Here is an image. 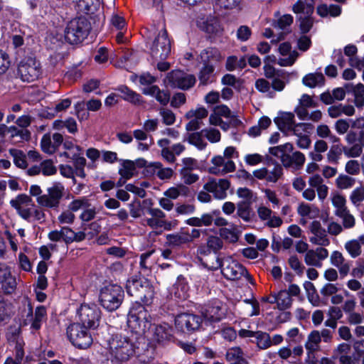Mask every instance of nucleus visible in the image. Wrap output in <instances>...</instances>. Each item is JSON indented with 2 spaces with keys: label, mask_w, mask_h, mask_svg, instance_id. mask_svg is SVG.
<instances>
[{
  "label": "nucleus",
  "mask_w": 364,
  "mask_h": 364,
  "mask_svg": "<svg viewBox=\"0 0 364 364\" xmlns=\"http://www.w3.org/2000/svg\"><path fill=\"white\" fill-rule=\"evenodd\" d=\"M149 315L144 307L141 306L137 313L131 311L129 314L128 323H138L139 328L144 331L148 328L151 333V342L158 344H164L169 341L173 337V328L166 323L151 324L149 320Z\"/></svg>",
  "instance_id": "1"
},
{
  "label": "nucleus",
  "mask_w": 364,
  "mask_h": 364,
  "mask_svg": "<svg viewBox=\"0 0 364 364\" xmlns=\"http://www.w3.org/2000/svg\"><path fill=\"white\" fill-rule=\"evenodd\" d=\"M345 140L348 146L333 145L327 153L329 163L337 164L342 153L348 158H357L361 156L364 148V130L349 131Z\"/></svg>",
  "instance_id": "2"
},
{
  "label": "nucleus",
  "mask_w": 364,
  "mask_h": 364,
  "mask_svg": "<svg viewBox=\"0 0 364 364\" xmlns=\"http://www.w3.org/2000/svg\"><path fill=\"white\" fill-rule=\"evenodd\" d=\"M124 299L122 287L117 284H109L100 290L99 301L100 305L107 311H114L122 305Z\"/></svg>",
  "instance_id": "3"
},
{
  "label": "nucleus",
  "mask_w": 364,
  "mask_h": 364,
  "mask_svg": "<svg viewBox=\"0 0 364 364\" xmlns=\"http://www.w3.org/2000/svg\"><path fill=\"white\" fill-rule=\"evenodd\" d=\"M91 25L87 18L80 16L68 22L65 29V38L70 44L82 43L88 36Z\"/></svg>",
  "instance_id": "4"
},
{
  "label": "nucleus",
  "mask_w": 364,
  "mask_h": 364,
  "mask_svg": "<svg viewBox=\"0 0 364 364\" xmlns=\"http://www.w3.org/2000/svg\"><path fill=\"white\" fill-rule=\"evenodd\" d=\"M216 263L217 267L221 269V273L225 279L238 280L242 277H245L249 282L253 283L252 278L246 268L232 257L220 258L218 257Z\"/></svg>",
  "instance_id": "5"
},
{
  "label": "nucleus",
  "mask_w": 364,
  "mask_h": 364,
  "mask_svg": "<svg viewBox=\"0 0 364 364\" xmlns=\"http://www.w3.org/2000/svg\"><path fill=\"white\" fill-rule=\"evenodd\" d=\"M314 0H298L292 6L293 11L299 14L297 21L301 33L310 31L314 23L312 14L314 11Z\"/></svg>",
  "instance_id": "6"
},
{
  "label": "nucleus",
  "mask_w": 364,
  "mask_h": 364,
  "mask_svg": "<svg viewBox=\"0 0 364 364\" xmlns=\"http://www.w3.org/2000/svg\"><path fill=\"white\" fill-rule=\"evenodd\" d=\"M64 192V186L60 182H55L47 188L46 193L36 198V202L42 207L58 210Z\"/></svg>",
  "instance_id": "7"
},
{
  "label": "nucleus",
  "mask_w": 364,
  "mask_h": 364,
  "mask_svg": "<svg viewBox=\"0 0 364 364\" xmlns=\"http://www.w3.org/2000/svg\"><path fill=\"white\" fill-rule=\"evenodd\" d=\"M67 336L73 346L86 349L92 343V338L88 328L80 323H73L67 328Z\"/></svg>",
  "instance_id": "8"
},
{
  "label": "nucleus",
  "mask_w": 364,
  "mask_h": 364,
  "mask_svg": "<svg viewBox=\"0 0 364 364\" xmlns=\"http://www.w3.org/2000/svg\"><path fill=\"white\" fill-rule=\"evenodd\" d=\"M171 44L167 31L163 28L150 46V54L154 60H166L171 53Z\"/></svg>",
  "instance_id": "9"
},
{
  "label": "nucleus",
  "mask_w": 364,
  "mask_h": 364,
  "mask_svg": "<svg viewBox=\"0 0 364 364\" xmlns=\"http://www.w3.org/2000/svg\"><path fill=\"white\" fill-rule=\"evenodd\" d=\"M17 75L23 82H33L41 75V64L35 58H26L18 65Z\"/></svg>",
  "instance_id": "10"
},
{
  "label": "nucleus",
  "mask_w": 364,
  "mask_h": 364,
  "mask_svg": "<svg viewBox=\"0 0 364 364\" xmlns=\"http://www.w3.org/2000/svg\"><path fill=\"white\" fill-rule=\"evenodd\" d=\"M109 350L111 355L119 361H127L135 353L133 343L126 338L118 336L109 342Z\"/></svg>",
  "instance_id": "11"
},
{
  "label": "nucleus",
  "mask_w": 364,
  "mask_h": 364,
  "mask_svg": "<svg viewBox=\"0 0 364 364\" xmlns=\"http://www.w3.org/2000/svg\"><path fill=\"white\" fill-rule=\"evenodd\" d=\"M79 322L89 328H96L100 325L101 311L96 304H83L77 311Z\"/></svg>",
  "instance_id": "12"
},
{
  "label": "nucleus",
  "mask_w": 364,
  "mask_h": 364,
  "mask_svg": "<svg viewBox=\"0 0 364 364\" xmlns=\"http://www.w3.org/2000/svg\"><path fill=\"white\" fill-rule=\"evenodd\" d=\"M283 166L275 160L271 159L266 167L256 169L252 175L258 180L265 181L267 183H276L284 174Z\"/></svg>",
  "instance_id": "13"
},
{
  "label": "nucleus",
  "mask_w": 364,
  "mask_h": 364,
  "mask_svg": "<svg viewBox=\"0 0 364 364\" xmlns=\"http://www.w3.org/2000/svg\"><path fill=\"white\" fill-rule=\"evenodd\" d=\"M220 211L213 210L210 213H204L200 218L192 217L186 220V223L193 227L210 226L214 223L216 226L224 227L228 224V220L219 217Z\"/></svg>",
  "instance_id": "14"
},
{
  "label": "nucleus",
  "mask_w": 364,
  "mask_h": 364,
  "mask_svg": "<svg viewBox=\"0 0 364 364\" xmlns=\"http://www.w3.org/2000/svg\"><path fill=\"white\" fill-rule=\"evenodd\" d=\"M11 205L15 208L18 214L28 222L32 221V210L35 204L32 198L26 195L20 194L10 201Z\"/></svg>",
  "instance_id": "15"
},
{
  "label": "nucleus",
  "mask_w": 364,
  "mask_h": 364,
  "mask_svg": "<svg viewBox=\"0 0 364 364\" xmlns=\"http://www.w3.org/2000/svg\"><path fill=\"white\" fill-rule=\"evenodd\" d=\"M166 80L171 87L181 90H188L196 83L193 75L185 73L181 70L171 71L168 73Z\"/></svg>",
  "instance_id": "16"
},
{
  "label": "nucleus",
  "mask_w": 364,
  "mask_h": 364,
  "mask_svg": "<svg viewBox=\"0 0 364 364\" xmlns=\"http://www.w3.org/2000/svg\"><path fill=\"white\" fill-rule=\"evenodd\" d=\"M202 323L200 316L183 313L177 315L175 318L176 327L182 332H193L199 328Z\"/></svg>",
  "instance_id": "17"
},
{
  "label": "nucleus",
  "mask_w": 364,
  "mask_h": 364,
  "mask_svg": "<svg viewBox=\"0 0 364 364\" xmlns=\"http://www.w3.org/2000/svg\"><path fill=\"white\" fill-rule=\"evenodd\" d=\"M47 318V311L44 306H38L36 308L33 314V311L31 305H28V312L26 317L24 319V324H31V328L34 330H39L42 323Z\"/></svg>",
  "instance_id": "18"
},
{
  "label": "nucleus",
  "mask_w": 364,
  "mask_h": 364,
  "mask_svg": "<svg viewBox=\"0 0 364 364\" xmlns=\"http://www.w3.org/2000/svg\"><path fill=\"white\" fill-rule=\"evenodd\" d=\"M230 186L228 179H210L203 186V190L212 193L216 199L223 200L227 197V191Z\"/></svg>",
  "instance_id": "19"
},
{
  "label": "nucleus",
  "mask_w": 364,
  "mask_h": 364,
  "mask_svg": "<svg viewBox=\"0 0 364 364\" xmlns=\"http://www.w3.org/2000/svg\"><path fill=\"white\" fill-rule=\"evenodd\" d=\"M63 137L61 134L55 133L51 136L49 133L45 134L41 140V146L43 152L53 154L63 144Z\"/></svg>",
  "instance_id": "20"
},
{
  "label": "nucleus",
  "mask_w": 364,
  "mask_h": 364,
  "mask_svg": "<svg viewBox=\"0 0 364 364\" xmlns=\"http://www.w3.org/2000/svg\"><path fill=\"white\" fill-rule=\"evenodd\" d=\"M310 231L314 235L310 237V242L312 244L326 247L329 245L330 240L328 238L326 230L322 228L321 223L317 220L313 221L310 225Z\"/></svg>",
  "instance_id": "21"
},
{
  "label": "nucleus",
  "mask_w": 364,
  "mask_h": 364,
  "mask_svg": "<svg viewBox=\"0 0 364 364\" xmlns=\"http://www.w3.org/2000/svg\"><path fill=\"white\" fill-rule=\"evenodd\" d=\"M211 163L215 166L209 168V172L213 174H225L235 170V163L230 159L225 161L222 156H215L212 158Z\"/></svg>",
  "instance_id": "22"
},
{
  "label": "nucleus",
  "mask_w": 364,
  "mask_h": 364,
  "mask_svg": "<svg viewBox=\"0 0 364 364\" xmlns=\"http://www.w3.org/2000/svg\"><path fill=\"white\" fill-rule=\"evenodd\" d=\"M328 257V251L324 247H317L315 250H309L306 252L304 262L309 266L316 267H322V261Z\"/></svg>",
  "instance_id": "23"
},
{
  "label": "nucleus",
  "mask_w": 364,
  "mask_h": 364,
  "mask_svg": "<svg viewBox=\"0 0 364 364\" xmlns=\"http://www.w3.org/2000/svg\"><path fill=\"white\" fill-rule=\"evenodd\" d=\"M223 247V242L218 236L210 235L206 244H201L197 249V252L201 255H208L211 252L217 254Z\"/></svg>",
  "instance_id": "24"
},
{
  "label": "nucleus",
  "mask_w": 364,
  "mask_h": 364,
  "mask_svg": "<svg viewBox=\"0 0 364 364\" xmlns=\"http://www.w3.org/2000/svg\"><path fill=\"white\" fill-rule=\"evenodd\" d=\"M305 160L304 154L300 151H295L292 154H287L281 156V161L284 167H292L295 169H300L304 166Z\"/></svg>",
  "instance_id": "25"
},
{
  "label": "nucleus",
  "mask_w": 364,
  "mask_h": 364,
  "mask_svg": "<svg viewBox=\"0 0 364 364\" xmlns=\"http://www.w3.org/2000/svg\"><path fill=\"white\" fill-rule=\"evenodd\" d=\"M330 262L333 266L338 269L342 277L348 275L350 269V262L345 259L341 252L333 251L331 255Z\"/></svg>",
  "instance_id": "26"
},
{
  "label": "nucleus",
  "mask_w": 364,
  "mask_h": 364,
  "mask_svg": "<svg viewBox=\"0 0 364 364\" xmlns=\"http://www.w3.org/2000/svg\"><path fill=\"white\" fill-rule=\"evenodd\" d=\"M274 122L281 132L286 135H289V132L295 124L294 114L292 112H281L279 117L274 118Z\"/></svg>",
  "instance_id": "27"
},
{
  "label": "nucleus",
  "mask_w": 364,
  "mask_h": 364,
  "mask_svg": "<svg viewBox=\"0 0 364 364\" xmlns=\"http://www.w3.org/2000/svg\"><path fill=\"white\" fill-rule=\"evenodd\" d=\"M203 314L204 318L210 322L220 321L224 316V311L221 308V302L220 301H215L212 304H208Z\"/></svg>",
  "instance_id": "28"
},
{
  "label": "nucleus",
  "mask_w": 364,
  "mask_h": 364,
  "mask_svg": "<svg viewBox=\"0 0 364 364\" xmlns=\"http://www.w3.org/2000/svg\"><path fill=\"white\" fill-rule=\"evenodd\" d=\"M345 88L347 94L353 96L355 105L358 108H363L364 106V85L362 83H358L356 85L346 83Z\"/></svg>",
  "instance_id": "29"
},
{
  "label": "nucleus",
  "mask_w": 364,
  "mask_h": 364,
  "mask_svg": "<svg viewBox=\"0 0 364 364\" xmlns=\"http://www.w3.org/2000/svg\"><path fill=\"white\" fill-rule=\"evenodd\" d=\"M143 94L154 97L163 106H166L170 101V93L168 91L161 90L156 85H151L142 90Z\"/></svg>",
  "instance_id": "30"
},
{
  "label": "nucleus",
  "mask_w": 364,
  "mask_h": 364,
  "mask_svg": "<svg viewBox=\"0 0 364 364\" xmlns=\"http://www.w3.org/2000/svg\"><path fill=\"white\" fill-rule=\"evenodd\" d=\"M269 303H277V307L279 310H285L291 306L292 299L287 290H282L277 294L272 295V299L269 301Z\"/></svg>",
  "instance_id": "31"
},
{
  "label": "nucleus",
  "mask_w": 364,
  "mask_h": 364,
  "mask_svg": "<svg viewBox=\"0 0 364 364\" xmlns=\"http://www.w3.org/2000/svg\"><path fill=\"white\" fill-rule=\"evenodd\" d=\"M215 67L210 63H203L198 73V80L202 85H208L215 81Z\"/></svg>",
  "instance_id": "32"
},
{
  "label": "nucleus",
  "mask_w": 364,
  "mask_h": 364,
  "mask_svg": "<svg viewBox=\"0 0 364 364\" xmlns=\"http://www.w3.org/2000/svg\"><path fill=\"white\" fill-rule=\"evenodd\" d=\"M149 282L146 279L141 277L134 276L128 279L126 284V289L130 296L137 297L141 291V287H144V282Z\"/></svg>",
  "instance_id": "33"
},
{
  "label": "nucleus",
  "mask_w": 364,
  "mask_h": 364,
  "mask_svg": "<svg viewBox=\"0 0 364 364\" xmlns=\"http://www.w3.org/2000/svg\"><path fill=\"white\" fill-rule=\"evenodd\" d=\"M188 236L186 235L185 231H180L166 235V244L171 247H180L188 244Z\"/></svg>",
  "instance_id": "34"
},
{
  "label": "nucleus",
  "mask_w": 364,
  "mask_h": 364,
  "mask_svg": "<svg viewBox=\"0 0 364 364\" xmlns=\"http://www.w3.org/2000/svg\"><path fill=\"white\" fill-rule=\"evenodd\" d=\"M342 11L341 6L337 4H331L328 6L326 4H321L316 8V12L318 16L322 18L328 16L338 17L341 15Z\"/></svg>",
  "instance_id": "35"
},
{
  "label": "nucleus",
  "mask_w": 364,
  "mask_h": 364,
  "mask_svg": "<svg viewBox=\"0 0 364 364\" xmlns=\"http://www.w3.org/2000/svg\"><path fill=\"white\" fill-rule=\"evenodd\" d=\"M303 84L310 88L324 85L325 77L321 72H316L306 75L302 79Z\"/></svg>",
  "instance_id": "36"
},
{
  "label": "nucleus",
  "mask_w": 364,
  "mask_h": 364,
  "mask_svg": "<svg viewBox=\"0 0 364 364\" xmlns=\"http://www.w3.org/2000/svg\"><path fill=\"white\" fill-rule=\"evenodd\" d=\"M9 134L12 140L17 139L16 141H28L31 139V133L28 129H22L18 126L9 127Z\"/></svg>",
  "instance_id": "37"
},
{
  "label": "nucleus",
  "mask_w": 364,
  "mask_h": 364,
  "mask_svg": "<svg viewBox=\"0 0 364 364\" xmlns=\"http://www.w3.org/2000/svg\"><path fill=\"white\" fill-rule=\"evenodd\" d=\"M200 58L203 63H209L210 61L219 62L223 59L220 50L212 47L203 50L200 54Z\"/></svg>",
  "instance_id": "38"
},
{
  "label": "nucleus",
  "mask_w": 364,
  "mask_h": 364,
  "mask_svg": "<svg viewBox=\"0 0 364 364\" xmlns=\"http://www.w3.org/2000/svg\"><path fill=\"white\" fill-rule=\"evenodd\" d=\"M174 294L176 297L185 299L187 297L188 285L184 277L180 275L178 277L176 283L173 285Z\"/></svg>",
  "instance_id": "39"
},
{
  "label": "nucleus",
  "mask_w": 364,
  "mask_h": 364,
  "mask_svg": "<svg viewBox=\"0 0 364 364\" xmlns=\"http://www.w3.org/2000/svg\"><path fill=\"white\" fill-rule=\"evenodd\" d=\"M247 65V57L242 56L240 59L235 55L228 57L225 63V68L228 71H233L236 69H243Z\"/></svg>",
  "instance_id": "40"
},
{
  "label": "nucleus",
  "mask_w": 364,
  "mask_h": 364,
  "mask_svg": "<svg viewBox=\"0 0 364 364\" xmlns=\"http://www.w3.org/2000/svg\"><path fill=\"white\" fill-rule=\"evenodd\" d=\"M121 167L119 169V174L124 179H130L134 175L136 171L135 163L131 160H119Z\"/></svg>",
  "instance_id": "41"
},
{
  "label": "nucleus",
  "mask_w": 364,
  "mask_h": 364,
  "mask_svg": "<svg viewBox=\"0 0 364 364\" xmlns=\"http://www.w3.org/2000/svg\"><path fill=\"white\" fill-rule=\"evenodd\" d=\"M297 211L301 216L310 219L316 218L319 215V209L318 208L304 203L299 205Z\"/></svg>",
  "instance_id": "42"
},
{
  "label": "nucleus",
  "mask_w": 364,
  "mask_h": 364,
  "mask_svg": "<svg viewBox=\"0 0 364 364\" xmlns=\"http://www.w3.org/2000/svg\"><path fill=\"white\" fill-rule=\"evenodd\" d=\"M119 90L122 94V98L133 104H140L141 102V97L139 94L130 90L128 87L122 85L118 87Z\"/></svg>",
  "instance_id": "43"
},
{
  "label": "nucleus",
  "mask_w": 364,
  "mask_h": 364,
  "mask_svg": "<svg viewBox=\"0 0 364 364\" xmlns=\"http://www.w3.org/2000/svg\"><path fill=\"white\" fill-rule=\"evenodd\" d=\"M1 291L5 294H12L15 292L17 287L16 277L11 273L0 282Z\"/></svg>",
  "instance_id": "44"
},
{
  "label": "nucleus",
  "mask_w": 364,
  "mask_h": 364,
  "mask_svg": "<svg viewBox=\"0 0 364 364\" xmlns=\"http://www.w3.org/2000/svg\"><path fill=\"white\" fill-rule=\"evenodd\" d=\"M203 136L202 130L200 132H193L187 134L186 140L189 144L195 146L199 150H203L206 147L207 143L203 140Z\"/></svg>",
  "instance_id": "45"
},
{
  "label": "nucleus",
  "mask_w": 364,
  "mask_h": 364,
  "mask_svg": "<svg viewBox=\"0 0 364 364\" xmlns=\"http://www.w3.org/2000/svg\"><path fill=\"white\" fill-rule=\"evenodd\" d=\"M355 182L356 180L355 178L346 174H340L336 179L337 188L341 190L353 188Z\"/></svg>",
  "instance_id": "46"
},
{
  "label": "nucleus",
  "mask_w": 364,
  "mask_h": 364,
  "mask_svg": "<svg viewBox=\"0 0 364 364\" xmlns=\"http://www.w3.org/2000/svg\"><path fill=\"white\" fill-rule=\"evenodd\" d=\"M146 223L148 226L153 229L164 228L166 230H171L176 225V223H173L170 221L159 220L153 217L145 219Z\"/></svg>",
  "instance_id": "47"
},
{
  "label": "nucleus",
  "mask_w": 364,
  "mask_h": 364,
  "mask_svg": "<svg viewBox=\"0 0 364 364\" xmlns=\"http://www.w3.org/2000/svg\"><path fill=\"white\" fill-rule=\"evenodd\" d=\"M250 204L246 201H241L237 205V215L245 222H249L251 220Z\"/></svg>",
  "instance_id": "48"
},
{
  "label": "nucleus",
  "mask_w": 364,
  "mask_h": 364,
  "mask_svg": "<svg viewBox=\"0 0 364 364\" xmlns=\"http://www.w3.org/2000/svg\"><path fill=\"white\" fill-rule=\"evenodd\" d=\"M313 127V125L310 123H295L289 132V134L301 137L307 135L306 133H310Z\"/></svg>",
  "instance_id": "49"
},
{
  "label": "nucleus",
  "mask_w": 364,
  "mask_h": 364,
  "mask_svg": "<svg viewBox=\"0 0 364 364\" xmlns=\"http://www.w3.org/2000/svg\"><path fill=\"white\" fill-rule=\"evenodd\" d=\"M144 285L141 287V291L137 296V298L141 299L145 304H148L154 297V291L152 285L149 282H144Z\"/></svg>",
  "instance_id": "50"
},
{
  "label": "nucleus",
  "mask_w": 364,
  "mask_h": 364,
  "mask_svg": "<svg viewBox=\"0 0 364 364\" xmlns=\"http://www.w3.org/2000/svg\"><path fill=\"white\" fill-rule=\"evenodd\" d=\"M321 341L320 332L313 331L308 336V340L305 344L306 348L309 351H315L318 348V344Z\"/></svg>",
  "instance_id": "51"
},
{
  "label": "nucleus",
  "mask_w": 364,
  "mask_h": 364,
  "mask_svg": "<svg viewBox=\"0 0 364 364\" xmlns=\"http://www.w3.org/2000/svg\"><path fill=\"white\" fill-rule=\"evenodd\" d=\"M9 153L14 158V163L17 167L21 168H26V156L22 151L16 149H11L9 150Z\"/></svg>",
  "instance_id": "52"
},
{
  "label": "nucleus",
  "mask_w": 364,
  "mask_h": 364,
  "mask_svg": "<svg viewBox=\"0 0 364 364\" xmlns=\"http://www.w3.org/2000/svg\"><path fill=\"white\" fill-rule=\"evenodd\" d=\"M78 7L86 13H94L100 6L99 0H77Z\"/></svg>",
  "instance_id": "53"
},
{
  "label": "nucleus",
  "mask_w": 364,
  "mask_h": 364,
  "mask_svg": "<svg viewBox=\"0 0 364 364\" xmlns=\"http://www.w3.org/2000/svg\"><path fill=\"white\" fill-rule=\"evenodd\" d=\"M345 248L353 258L361 254V244L357 240H352L345 244Z\"/></svg>",
  "instance_id": "54"
},
{
  "label": "nucleus",
  "mask_w": 364,
  "mask_h": 364,
  "mask_svg": "<svg viewBox=\"0 0 364 364\" xmlns=\"http://www.w3.org/2000/svg\"><path fill=\"white\" fill-rule=\"evenodd\" d=\"M293 23V16L291 14H284L281 16L277 20L274 21L272 26L275 28L286 30Z\"/></svg>",
  "instance_id": "55"
},
{
  "label": "nucleus",
  "mask_w": 364,
  "mask_h": 364,
  "mask_svg": "<svg viewBox=\"0 0 364 364\" xmlns=\"http://www.w3.org/2000/svg\"><path fill=\"white\" fill-rule=\"evenodd\" d=\"M336 215L342 219L343 228L346 229H350L355 226V218L352 214L350 213L348 209L343 212H341V213Z\"/></svg>",
  "instance_id": "56"
},
{
  "label": "nucleus",
  "mask_w": 364,
  "mask_h": 364,
  "mask_svg": "<svg viewBox=\"0 0 364 364\" xmlns=\"http://www.w3.org/2000/svg\"><path fill=\"white\" fill-rule=\"evenodd\" d=\"M255 87L260 92L267 93L269 97H273L274 95V91L271 90L270 83L264 78H259L256 80Z\"/></svg>",
  "instance_id": "57"
},
{
  "label": "nucleus",
  "mask_w": 364,
  "mask_h": 364,
  "mask_svg": "<svg viewBox=\"0 0 364 364\" xmlns=\"http://www.w3.org/2000/svg\"><path fill=\"white\" fill-rule=\"evenodd\" d=\"M349 198L355 207H358L364 201V187L360 186L355 188L351 192Z\"/></svg>",
  "instance_id": "58"
},
{
  "label": "nucleus",
  "mask_w": 364,
  "mask_h": 364,
  "mask_svg": "<svg viewBox=\"0 0 364 364\" xmlns=\"http://www.w3.org/2000/svg\"><path fill=\"white\" fill-rule=\"evenodd\" d=\"M255 338L258 347L261 349H266L272 345V340L267 333L257 331Z\"/></svg>",
  "instance_id": "59"
},
{
  "label": "nucleus",
  "mask_w": 364,
  "mask_h": 364,
  "mask_svg": "<svg viewBox=\"0 0 364 364\" xmlns=\"http://www.w3.org/2000/svg\"><path fill=\"white\" fill-rule=\"evenodd\" d=\"M159 114L162 117L163 123L166 125H172L176 122V115L171 109L164 107L160 108Z\"/></svg>",
  "instance_id": "60"
},
{
  "label": "nucleus",
  "mask_w": 364,
  "mask_h": 364,
  "mask_svg": "<svg viewBox=\"0 0 364 364\" xmlns=\"http://www.w3.org/2000/svg\"><path fill=\"white\" fill-rule=\"evenodd\" d=\"M202 133L203 134V136H205L211 143L218 142L221 138L220 131L215 128L202 129Z\"/></svg>",
  "instance_id": "61"
},
{
  "label": "nucleus",
  "mask_w": 364,
  "mask_h": 364,
  "mask_svg": "<svg viewBox=\"0 0 364 364\" xmlns=\"http://www.w3.org/2000/svg\"><path fill=\"white\" fill-rule=\"evenodd\" d=\"M89 206L90 203L88 200L85 197H82L71 201L68 205V209L73 213L80 209L88 208Z\"/></svg>",
  "instance_id": "62"
},
{
  "label": "nucleus",
  "mask_w": 364,
  "mask_h": 364,
  "mask_svg": "<svg viewBox=\"0 0 364 364\" xmlns=\"http://www.w3.org/2000/svg\"><path fill=\"white\" fill-rule=\"evenodd\" d=\"M208 114V110L203 107H198L196 109L189 110L185 115L186 119H191L195 117L202 121L203 119L207 117Z\"/></svg>",
  "instance_id": "63"
},
{
  "label": "nucleus",
  "mask_w": 364,
  "mask_h": 364,
  "mask_svg": "<svg viewBox=\"0 0 364 364\" xmlns=\"http://www.w3.org/2000/svg\"><path fill=\"white\" fill-rule=\"evenodd\" d=\"M75 215L69 209L63 211L58 217V220L62 225H71L74 223Z\"/></svg>",
  "instance_id": "64"
}]
</instances>
